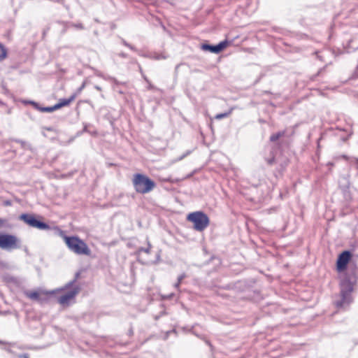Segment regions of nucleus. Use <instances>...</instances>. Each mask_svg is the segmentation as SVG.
Wrapping results in <instances>:
<instances>
[{
  "label": "nucleus",
  "mask_w": 358,
  "mask_h": 358,
  "mask_svg": "<svg viewBox=\"0 0 358 358\" xmlns=\"http://www.w3.org/2000/svg\"><path fill=\"white\" fill-rule=\"evenodd\" d=\"M20 220H22L29 226L41 230H47L50 229V227L47 223L37 220L36 217L32 214H22L20 216Z\"/></svg>",
  "instance_id": "7"
},
{
  "label": "nucleus",
  "mask_w": 358,
  "mask_h": 358,
  "mask_svg": "<svg viewBox=\"0 0 358 358\" xmlns=\"http://www.w3.org/2000/svg\"><path fill=\"white\" fill-rule=\"evenodd\" d=\"M43 131L44 130H47V131H54V129L52 127H43Z\"/></svg>",
  "instance_id": "28"
},
{
  "label": "nucleus",
  "mask_w": 358,
  "mask_h": 358,
  "mask_svg": "<svg viewBox=\"0 0 358 358\" xmlns=\"http://www.w3.org/2000/svg\"><path fill=\"white\" fill-rule=\"evenodd\" d=\"M76 280L69 282L63 288L66 292L58 298V302L62 305H68L69 301L75 298L80 292V288L76 285Z\"/></svg>",
  "instance_id": "5"
},
{
  "label": "nucleus",
  "mask_w": 358,
  "mask_h": 358,
  "mask_svg": "<svg viewBox=\"0 0 358 358\" xmlns=\"http://www.w3.org/2000/svg\"><path fill=\"white\" fill-rule=\"evenodd\" d=\"M119 55L120 57H124V58L127 57V55L125 53H124V52L120 53Z\"/></svg>",
  "instance_id": "31"
},
{
  "label": "nucleus",
  "mask_w": 358,
  "mask_h": 358,
  "mask_svg": "<svg viewBox=\"0 0 358 358\" xmlns=\"http://www.w3.org/2000/svg\"><path fill=\"white\" fill-rule=\"evenodd\" d=\"M71 26L73 27H76L77 29H84V27H83V24H81V23H78V24L72 23Z\"/></svg>",
  "instance_id": "23"
},
{
  "label": "nucleus",
  "mask_w": 358,
  "mask_h": 358,
  "mask_svg": "<svg viewBox=\"0 0 358 358\" xmlns=\"http://www.w3.org/2000/svg\"><path fill=\"white\" fill-rule=\"evenodd\" d=\"M152 85L150 84L149 88H152Z\"/></svg>",
  "instance_id": "37"
},
{
  "label": "nucleus",
  "mask_w": 358,
  "mask_h": 358,
  "mask_svg": "<svg viewBox=\"0 0 358 358\" xmlns=\"http://www.w3.org/2000/svg\"><path fill=\"white\" fill-rule=\"evenodd\" d=\"M186 278V275L185 273H182L181 275H180L178 277V280L177 282L174 284V287L179 290V288H180V285L182 282V281Z\"/></svg>",
  "instance_id": "16"
},
{
  "label": "nucleus",
  "mask_w": 358,
  "mask_h": 358,
  "mask_svg": "<svg viewBox=\"0 0 358 358\" xmlns=\"http://www.w3.org/2000/svg\"><path fill=\"white\" fill-rule=\"evenodd\" d=\"M231 110H229L227 113H219L216 115L215 118L217 120H221L222 118L228 117L231 114Z\"/></svg>",
  "instance_id": "20"
},
{
  "label": "nucleus",
  "mask_w": 358,
  "mask_h": 358,
  "mask_svg": "<svg viewBox=\"0 0 358 358\" xmlns=\"http://www.w3.org/2000/svg\"><path fill=\"white\" fill-rule=\"evenodd\" d=\"M1 343V342L0 341V343Z\"/></svg>",
  "instance_id": "40"
},
{
  "label": "nucleus",
  "mask_w": 358,
  "mask_h": 358,
  "mask_svg": "<svg viewBox=\"0 0 358 358\" xmlns=\"http://www.w3.org/2000/svg\"><path fill=\"white\" fill-rule=\"evenodd\" d=\"M4 204H5L6 206H10V205H11V201H8H8H6L4 202Z\"/></svg>",
  "instance_id": "30"
},
{
  "label": "nucleus",
  "mask_w": 358,
  "mask_h": 358,
  "mask_svg": "<svg viewBox=\"0 0 358 358\" xmlns=\"http://www.w3.org/2000/svg\"><path fill=\"white\" fill-rule=\"evenodd\" d=\"M356 282L355 272L347 275L341 282V299L335 301L338 308L345 309L352 301V292Z\"/></svg>",
  "instance_id": "1"
},
{
  "label": "nucleus",
  "mask_w": 358,
  "mask_h": 358,
  "mask_svg": "<svg viewBox=\"0 0 358 358\" xmlns=\"http://www.w3.org/2000/svg\"><path fill=\"white\" fill-rule=\"evenodd\" d=\"M341 157H342L343 159H346V160H348V159H350V158H349L347 155H343L341 156Z\"/></svg>",
  "instance_id": "32"
},
{
  "label": "nucleus",
  "mask_w": 358,
  "mask_h": 358,
  "mask_svg": "<svg viewBox=\"0 0 358 358\" xmlns=\"http://www.w3.org/2000/svg\"><path fill=\"white\" fill-rule=\"evenodd\" d=\"M151 249V244L149 241H148V248H139L136 252L137 255H140L141 252H145L147 254H149L150 252Z\"/></svg>",
  "instance_id": "17"
},
{
  "label": "nucleus",
  "mask_w": 358,
  "mask_h": 358,
  "mask_svg": "<svg viewBox=\"0 0 358 358\" xmlns=\"http://www.w3.org/2000/svg\"><path fill=\"white\" fill-rule=\"evenodd\" d=\"M286 131L282 130L277 133L273 134L269 138V141L271 143H275V147L279 150L282 149V147L286 144V141L283 138L286 135Z\"/></svg>",
  "instance_id": "9"
},
{
  "label": "nucleus",
  "mask_w": 358,
  "mask_h": 358,
  "mask_svg": "<svg viewBox=\"0 0 358 358\" xmlns=\"http://www.w3.org/2000/svg\"><path fill=\"white\" fill-rule=\"evenodd\" d=\"M0 248L6 250H12L21 248V241L12 234H0Z\"/></svg>",
  "instance_id": "6"
},
{
  "label": "nucleus",
  "mask_w": 358,
  "mask_h": 358,
  "mask_svg": "<svg viewBox=\"0 0 358 358\" xmlns=\"http://www.w3.org/2000/svg\"><path fill=\"white\" fill-rule=\"evenodd\" d=\"M187 220L194 224V229L198 231H203L210 222L208 215L202 211H196L189 213Z\"/></svg>",
  "instance_id": "4"
},
{
  "label": "nucleus",
  "mask_w": 358,
  "mask_h": 358,
  "mask_svg": "<svg viewBox=\"0 0 358 358\" xmlns=\"http://www.w3.org/2000/svg\"><path fill=\"white\" fill-rule=\"evenodd\" d=\"M15 142L20 143L21 145V147L24 149H31V145L27 143V142L17 139L15 140Z\"/></svg>",
  "instance_id": "18"
},
{
  "label": "nucleus",
  "mask_w": 358,
  "mask_h": 358,
  "mask_svg": "<svg viewBox=\"0 0 358 358\" xmlns=\"http://www.w3.org/2000/svg\"><path fill=\"white\" fill-rule=\"evenodd\" d=\"M24 294L31 300L39 301L40 299V294L38 292L26 291Z\"/></svg>",
  "instance_id": "12"
},
{
  "label": "nucleus",
  "mask_w": 358,
  "mask_h": 358,
  "mask_svg": "<svg viewBox=\"0 0 358 358\" xmlns=\"http://www.w3.org/2000/svg\"><path fill=\"white\" fill-rule=\"evenodd\" d=\"M7 56L6 48L0 43V62L3 61Z\"/></svg>",
  "instance_id": "15"
},
{
  "label": "nucleus",
  "mask_w": 358,
  "mask_h": 358,
  "mask_svg": "<svg viewBox=\"0 0 358 358\" xmlns=\"http://www.w3.org/2000/svg\"><path fill=\"white\" fill-rule=\"evenodd\" d=\"M324 69V68L321 69L318 71L317 75H320V74L321 73V72H322Z\"/></svg>",
  "instance_id": "35"
},
{
  "label": "nucleus",
  "mask_w": 358,
  "mask_h": 358,
  "mask_svg": "<svg viewBox=\"0 0 358 358\" xmlns=\"http://www.w3.org/2000/svg\"><path fill=\"white\" fill-rule=\"evenodd\" d=\"M351 162L355 163L356 165L358 163V158L356 157H352L350 158Z\"/></svg>",
  "instance_id": "27"
},
{
  "label": "nucleus",
  "mask_w": 358,
  "mask_h": 358,
  "mask_svg": "<svg viewBox=\"0 0 358 358\" xmlns=\"http://www.w3.org/2000/svg\"><path fill=\"white\" fill-rule=\"evenodd\" d=\"M111 80H113V82L115 85H119V84H120V83L118 80H117L115 78H111Z\"/></svg>",
  "instance_id": "29"
},
{
  "label": "nucleus",
  "mask_w": 358,
  "mask_h": 358,
  "mask_svg": "<svg viewBox=\"0 0 358 358\" xmlns=\"http://www.w3.org/2000/svg\"><path fill=\"white\" fill-rule=\"evenodd\" d=\"M85 82H84V83L81 85V86H80V87L77 90V92L76 93V95H77L78 94H80V93L82 92V90L85 88Z\"/></svg>",
  "instance_id": "25"
},
{
  "label": "nucleus",
  "mask_w": 358,
  "mask_h": 358,
  "mask_svg": "<svg viewBox=\"0 0 358 358\" xmlns=\"http://www.w3.org/2000/svg\"><path fill=\"white\" fill-rule=\"evenodd\" d=\"M132 184L135 191L142 194L150 192L156 187V183L152 180L142 173L134 175Z\"/></svg>",
  "instance_id": "3"
},
{
  "label": "nucleus",
  "mask_w": 358,
  "mask_h": 358,
  "mask_svg": "<svg viewBox=\"0 0 358 358\" xmlns=\"http://www.w3.org/2000/svg\"><path fill=\"white\" fill-rule=\"evenodd\" d=\"M95 89L97 90L98 91H101V87L98 86V85H96L95 87Z\"/></svg>",
  "instance_id": "34"
},
{
  "label": "nucleus",
  "mask_w": 358,
  "mask_h": 358,
  "mask_svg": "<svg viewBox=\"0 0 358 358\" xmlns=\"http://www.w3.org/2000/svg\"><path fill=\"white\" fill-rule=\"evenodd\" d=\"M144 79L146 80V82H148V80L147 79L146 77L143 76Z\"/></svg>",
  "instance_id": "36"
},
{
  "label": "nucleus",
  "mask_w": 358,
  "mask_h": 358,
  "mask_svg": "<svg viewBox=\"0 0 358 358\" xmlns=\"http://www.w3.org/2000/svg\"><path fill=\"white\" fill-rule=\"evenodd\" d=\"M29 103H31V105H33L36 109L38 110L41 112L50 113V112H53L55 110H57L55 105H54L53 106H50V107H40L38 103H37L35 101H29Z\"/></svg>",
  "instance_id": "10"
},
{
  "label": "nucleus",
  "mask_w": 358,
  "mask_h": 358,
  "mask_svg": "<svg viewBox=\"0 0 358 358\" xmlns=\"http://www.w3.org/2000/svg\"><path fill=\"white\" fill-rule=\"evenodd\" d=\"M3 224L4 221L1 218H0V227H1L3 225Z\"/></svg>",
  "instance_id": "33"
},
{
  "label": "nucleus",
  "mask_w": 358,
  "mask_h": 358,
  "mask_svg": "<svg viewBox=\"0 0 358 358\" xmlns=\"http://www.w3.org/2000/svg\"><path fill=\"white\" fill-rule=\"evenodd\" d=\"M65 243L68 248L73 252L78 255L90 256L91 250L89 248L86 243L78 236H67L63 235Z\"/></svg>",
  "instance_id": "2"
},
{
  "label": "nucleus",
  "mask_w": 358,
  "mask_h": 358,
  "mask_svg": "<svg viewBox=\"0 0 358 358\" xmlns=\"http://www.w3.org/2000/svg\"><path fill=\"white\" fill-rule=\"evenodd\" d=\"M266 162H267V164H268V165H273V163L275 162V157H271V158H269V159H266Z\"/></svg>",
  "instance_id": "24"
},
{
  "label": "nucleus",
  "mask_w": 358,
  "mask_h": 358,
  "mask_svg": "<svg viewBox=\"0 0 358 358\" xmlns=\"http://www.w3.org/2000/svg\"><path fill=\"white\" fill-rule=\"evenodd\" d=\"M357 71H358V66H357Z\"/></svg>",
  "instance_id": "39"
},
{
  "label": "nucleus",
  "mask_w": 358,
  "mask_h": 358,
  "mask_svg": "<svg viewBox=\"0 0 358 358\" xmlns=\"http://www.w3.org/2000/svg\"><path fill=\"white\" fill-rule=\"evenodd\" d=\"M201 49L206 51H210L213 53H218L217 52L216 45H209V44H203L201 45Z\"/></svg>",
  "instance_id": "13"
},
{
  "label": "nucleus",
  "mask_w": 358,
  "mask_h": 358,
  "mask_svg": "<svg viewBox=\"0 0 358 358\" xmlns=\"http://www.w3.org/2000/svg\"><path fill=\"white\" fill-rule=\"evenodd\" d=\"M357 169H358V163L357 164Z\"/></svg>",
  "instance_id": "38"
},
{
  "label": "nucleus",
  "mask_w": 358,
  "mask_h": 358,
  "mask_svg": "<svg viewBox=\"0 0 358 358\" xmlns=\"http://www.w3.org/2000/svg\"><path fill=\"white\" fill-rule=\"evenodd\" d=\"M288 165V160L286 159L280 164V171H282L285 169L287 166Z\"/></svg>",
  "instance_id": "22"
},
{
  "label": "nucleus",
  "mask_w": 358,
  "mask_h": 358,
  "mask_svg": "<svg viewBox=\"0 0 358 358\" xmlns=\"http://www.w3.org/2000/svg\"><path fill=\"white\" fill-rule=\"evenodd\" d=\"M352 255L349 250H345L341 252L337 259L336 268L338 271L341 272L347 268L348 264H352L351 260Z\"/></svg>",
  "instance_id": "8"
},
{
  "label": "nucleus",
  "mask_w": 358,
  "mask_h": 358,
  "mask_svg": "<svg viewBox=\"0 0 358 358\" xmlns=\"http://www.w3.org/2000/svg\"><path fill=\"white\" fill-rule=\"evenodd\" d=\"M228 44H229V42L227 40L219 43L217 45H216L217 52L219 53L221 51H222L225 48H227Z\"/></svg>",
  "instance_id": "14"
},
{
  "label": "nucleus",
  "mask_w": 358,
  "mask_h": 358,
  "mask_svg": "<svg viewBox=\"0 0 358 358\" xmlns=\"http://www.w3.org/2000/svg\"><path fill=\"white\" fill-rule=\"evenodd\" d=\"M122 44H123L124 46L128 47L129 49H131V50H134V51H136V48H135L133 45H131V44H129V43H128L125 40L122 39Z\"/></svg>",
  "instance_id": "21"
},
{
  "label": "nucleus",
  "mask_w": 358,
  "mask_h": 358,
  "mask_svg": "<svg viewBox=\"0 0 358 358\" xmlns=\"http://www.w3.org/2000/svg\"><path fill=\"white\" fill-rule=\"evenodd\" d=\"M152 58L156 60H160L166 59L167 56L162 53H155Z\"/></svg>",
  "instance_id": "19"
},
{
  "label": "nucleus",
  "mask_w": 358,
  "mask_h": 358,
  "mask_svg": "<svg viewBox=\"0 0 358 358\" xmlns=\"http://www.w3.org/2000/svg\"><path fill=\"white\" fill-rule=\"evenodd\" d=\"M29 355L27 353H22L18 355V358H29Z\"/></svg>",
  "instance_id": "26"
},
{
  "label": "nucleus",
  "mask_w": 358,
  "mask_h": 358,
  "mask_svg": "<svg viewBox=\"0 0 358 358\" xmlns=\"http://www.w3.org/2000/svg\"><path fill=\"white\" fill-rule=\"evenodd\" d=\"M76 97V94H72L69 99H60L59 101L55 104L57 109L61 108L62 107L68 106L70 103H71Z\"/></svg>",
  "instance_id": "11"
}]
</instances>
